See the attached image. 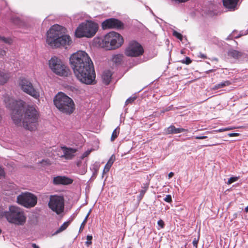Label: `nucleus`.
Instances as JSON below:
<instances>
[{"mask_svg":"<svg viewBox=\"0 0 248 248\" xmlns=\"http://www.w3.org/2000/svg\"><path fill=\"white\" fill-rule=\"evenodd\" d=\"M90 151H89L88 152H85L83 155L84 156H86L88 155H89L90 154Z\"/></svg>","mask_w":248,"mask_h":248,"instance_id":"nucleus-52","label":"nucleus"},{"mask_svg":"<svg viewBox=\"0 0 248 248\" xmlns=\"http://www.w3.org/2000/svg\"><path fill=\"white\" fill-rule=\"evenodd\" d=\"M244 53L233 49H230L228 52V55L234 59H239L244 55Z\"/></svg>","mask_w":248,"mask_h":248,"instance_id":"nucleus-19","label":"nucleus"},{"mask_svg":"<svg viewBox=\"0 0 248 248\" xmlns=\"http://www.w3.org/2000/svg\"><path fill=\"white\" fill-rule=\"evenodd\" d=\"M231 84V82L229 80H226L223 82H222L219 84H217L213 88L214 90H217L220 88H223L225 86H229Z\"/></svg>","mask_w":248,"mask_h":248,"instance_id":"nucleus-24","label":"nucleus"},{"mask_svg":"<svg viewBox=\"0 0 248 248\" xmlns=\"http://www.w3.org/2000/svg\"><path fill=\"white\" fill-rule=\"evenodd\" d=\"M5 212L3 211L2 208L0 206V218L4 216Z\"/></svg>","mask_w":248,"mask_h":248,"instance_id":"nucleus-41","label":"nucleus"},{"mask_svg":"<svg viewBox=\"0 0 248 248\" xmlns=\"http://www.w3.org/2000/svg\"><path fill=\"white\" fill-rule=\"evenodd\" d=\"M65 29L58 24L52 26L47 32L46 42L52 48L66 46L72 43L69 35L64 34Z\"/></svg>","mask_w":248,"mask_h":248,"instance_id":"nucleus-2","label":"nucleus"},{"mask_svg":"<svg viewBox=\"0 0 248 248\" xmlns=\"http://www.w3.org/2000/svg\"><path fill=\"white\" fill-rule=\"evenodd\" d=\"M237 217V213H234L233 215V219L236 218Z\"/></svg>","mask_w":248,"mask_h":248,"instance_id":"nucleus-50","label":"nucleus"},{"mask_svg":"<svg viewBox=\"0 0 248 248\" xmlns=\"http://www.w3.org/2000/svg\"><path fill=\"white\" fill-rule=\"evenodd\" d=\"M98 28L97 24L93 21H88L85 23H83L80 24L76 30L75 35L78 38L83 37L90 38L95 35Z\"/></svg>","mask_w":248,"mask_h":248,"instance_id":"nucleus-8","label":"nucleus"},{"mask_svg":"<svg viewBox=\"0 0 248 248\" xmlns=\"http://www.w3.org/2000/svg\"><path fill=\"white\" fill-rule=\"evenodd\" d=\"M182 62L186 64H189L191 62V60L189 57H186L185 59L182 60Z\"/></svg>","mask_w":248,"mask_h":248,"instance_id":"nucleus-33","label":"nucleus"},{"mask_svg":"<svg viewBox=\"0 0 248 248\" xmlns=\"http://www.w3.org/2000/svg\"><path fill=\"white\" fill-rule=\"evenodd\" d=\"M148 187H149V184H148V183L143 184V186H142V189H141L140 191V193L139 195L138 196V199L139 201H140L142 199L145 193H146V191L147 190Z\"/></svg>","mask_w":248,"mask_h":248,"instance_id":"nucleus-23","label":"nucleus"},{"mask_svg":"<svg viewBox=\"0 0 248 248\" xmlns=\"http://www.w3.org/2000/svg\"><path fill=\"white\" fill-rule=\"evenodd\" d=\"M123 43L124 39L119 33L111 31L104 37L102 46L107 50L115 49L121 46Z\"/></svg>","mask_w":248,"mask_h":248,"instance_id":"nucleus-7","label":"nucleus"},{"mask_svg":"<svg viewBox=\"0 0 248 248\" xmlns=\"http://www.w3.org/2000/svg\"><path fill=\"white\" fill-rule=\"evenodd\" d=\"M21 121L23 119V125L25 128L30 131L34 130L36 128V124L39 117V114L33 106H28L21 113Z\"/></svg>","mask_w":248,"mask_h":248,"instance_id":"nucleus-4","label":"nucleus"},{"mask_svg":"<svg viewBox=\"0 0 248 248\" xmlns=\"http://www.w3.org/2000/svg\"><path fill=\"white\" fill-rule=\"evenodd\" d=\"M70 221H67L64 222L62 225L56 231L55 233L57 234L58 233H60L63 231L65 230L69 226L70 224Z\"/></svg>","mask_w":248,"mask_h":248,"instance_id":"nucleus-25","label":"nucleus"},{"mask_svg":"<svg viewBox=\"0 0 248 248\" xmlns=\"http://www.w3.org/2000/svg\"><path fill=\"white\" fill-rule=\"evenodd\" d=\"M48 65L51 70L56 75L61 77H67L69 70L68 67L59 58L52 57L48 61Z\"/></svg>","mask_w":248,"mask_h":248,"instance_id":"nucleus-9","label":"nucleus"},{"mask_svg":"<svg viewBox=\"0 0 248 248\" xmlns=\"http://www.w3.org/2000/svg\"><path fill=\"white\" fill-rule=\"evenodd\" d=\"M40 163L44 165H49L50 164V161L48 159L46 160H43L41 162H40Z\"/></svg>","mask_w":248,"mask_h":248,"instance_id":"nucleus-40","label":"nucleus"},{"mask_svg":"<svg viewBox=\"0 0 248 248\" xmlns=\"http://www.w3.org/2000/svg\"><path fill=\"white\" fill-rule=\"evenodd\" d=\"M171 106L168 107V108H167L165 109V111H170L171 109Z\"/></svg>","mask_w":248,"mask_h":248,"instance_id":"nucleus-49","label":"nucleus"},{"mask_svg":"<svg viewBox=\"0 0 248 248\" xmlns=\"http://www.w3.org/2000/svg\"><path fill=\"white\" fill-rule=\"evenodd\" d=\"M1 229H0V234L1 233Z\"/></svg>","mask_w":248,"mask_h":248,"instance_id":"nucleus-61","label":"nucleus"},{"mask_svg":"<svg viewBox=\"0 0 248 248\" xmlns=\"http://www.w3.org/2000/svg\"><path fill=\"white\" fill-rule=\"evenodd\" d=\"M239 37H240V35H238V36H236V38H238Z\"/></svg>","mask_w":248,"mask_h":248,"instance_id":"nucleus-60","label":"nucleus"},{"mask_svg":"<svg viewBox=\"0 0 248 248\" xmlns=\"http://www.w3.org/2000/svg\"><path fill=\"white\" fill-rule=\"evenodd\" d=\"M166 111H165V109H163V110H162L161 111V112L163 113H164V112H166Z\"/></svg>","mask_w":248,"mask_h":248,"instance_id":"nucleus-58","label":"nucleus"},{"mask_svg":"<svg viewBox=\"0 0 248 248\" xmlns=\"http://www.w3.org/2000/svg\"><path fill=\"white\" fill-rule=\"evenodd\" d=\"M239 0H223V5L228 11L233 12L238 9Z\"/></svg>","mask_w":248,"mask_h":248,"instance_id":"nucleus-15","label":"nucleus"},{"mask_svg":"<svg viewBox=\"0 0 248 248\" xmlns=\"http://www.w3.org/2000/svg\"><path fill=\"white\" fill-rule=\"evenodd\" d=\"M136 99V96L130 97H129L125 101V103L126 105H127L129 103H132Z\"/></svg>","mask_w":248,"mask_h":248,"instance_id":"nucleus-32","label":"nucleus"},{"mask_svg":"<svg viewBox=\"0 0 248 248\" xmlns=\"http://www.w3.org/2000/svg\"><path fill=\"white\" fill-rule=\"evenodd\" d=\"M31 246L33 248H40L38 246H37L36 244L35 243H32L31 244Z\"/></svg>","mask_w":248,"mask_h":248,"instance_id":"nucleus-46","label":"nucleus"},{"mask_svg":"<svg viewBox=\"0 0 248 248\" xmlns=\"http://www.w3.org/2000/svg\"><path fill=\"white\" fill-rule=\"evenodd\" d=\"M144 53L142 46L136 41H130L125 50V54L128 57H137Z\"/></svg>","mask_w":248,"mask_h":248,"instance_id":"nucleus-12","label":"nucleus"},{"mask_svg":"<svg viewBox=\"0 0 248 248\" xmlns=\"http://www.w3.org/2000/svg\"><path fill=\"white\" fill-rule=\"evenodd\" d=\"M239 134L237 133H229L228 136L229 137H234V136H239Z\"/></svg>","mask_w":248,"mask_h":248,"instance_id":"nucleus-44","label":"nucleus"},{"mask_svg":"<svg viewBox=\"0 0 248 248\" xmlns=\"http://www.w3.org/2000/svg\"><path fill=\"white\" fill-rule=\"evenodd\" d=\"M48 207L57 215L63 212L64 200L62 196L58 195H50L48 202Z\"/></svg>","mask_w":248,"mask_h":248,"instance_id":"nucleus-10","label":"nucleus"},{"mask_svg":"<svg viewBox=\"0 0 248 248\" xmlns=\"http://www.w3.org/2000/svg\"><path fill=\"white\" fill-rule=\"evenodd\" d=\"M198 241H199V239H196V238H195L194 239V240H193L192 244H193V246L196 248H197V245H198Z\"/></svg>","mask_w":248,"mask_h":248,"instance_id":"nucleus-38","label":"nucleus"},{"mask_svg":"<svg viewBox=\"0 0 248 248\" xmlns=\"http://www.w3.org/2000/svg\"><path fill=\"white\" fill-rule=\"evenodd\" d=\"M223 129H224V128L219 129L218 130V131H219V132H222V131H224L225 130H223Z\"/></svg>","mask_w":248,"mask_h":248,"instance_id":"nucleus-57","label":"nucleus"},{"mask_svg":"<svg viewBox=\"0 0 248 248\" xmlns=\"http://www.w3.org/2000/svg\"><path fill=\"white\" fill-rule=\"evenodd\" d=\"M12 40L9 37H5L1 36L0 35V42H3L8 45H10L12 43Z\"/></svg>","mask_w":248,"mask_h":248,"instance_id":"nucleus-28","label":"nucleus"},{"mask_svg":"<svg viewBox=\"0 0 248 248\" xmlns=\"http://www.w3.org/2000/svg\"><path fill=\"white\" fill-rule=\"evenodd\" d=\"M3 98L6 107L12 111L11 117L14 123L17 125H20L21 113L24 108L25 102L21 100H14L7 94H4Z\"/></svg>","mask_w":248,"mask_h":248,"instance_id":"nucleus-3","label":"nucleus"},{"mask_svg":"<svg viewBox=\"0 0 248 248\" xmlns=\"http://www.w3.org/2000/svg\"><path fill=\"white\" fill-rule=\"evenodd\" d=\"M187 130L183 128H176L173 125H171L169 127L164 129V132L166 135L182 133L186 131Z\"/></svg>","mask_w":248,"mask_h":248,"instance_id":"nucleus-18","label":"nucleus"},{"mask_svg":"<svg viewBox=\"0 0 248 248\" xmlns=\"http://www.w3.org/2000/svg\"><path fill=\"white\" fill-rule=\"evenodd\" d=\"M231 129V128H224L223 130H224L225 131H227V130H229Z\"/></svg>","mask_w":248,"mask_h":248,"instance_id":"nucleus-55","label":"nucleus"},{"mask_svg":"<svg viewBox=\"0 0 248 248\" xmlns=\"http://www.w3.org/2000/svg\"><path fill=\"white\" fill-rule=\"evenodd\" d=\"M5 171L0 166V179L5 177Z\"/></svg>","mask_w":248,"mask_h":248,"instance_id":"nucleus-36","label":"nucleus"},{"mask_svg":"<svg viewBox=\"0 0 248 248\" xmlns=\"http://www.w3.org/2000/svg\"><path fill=\"white\" fill-rule=\"evenodd\" d=\"M87 241L85 242V244L87 247H89L92 244V240L93 239V236L90 235H88L86 237Z\"/></svg>","mask_w":248,"mask_h":248,"instance_id":"nucleus-31","label":"nucleus"},{"mask_svg":"<svg viewBox=\"0 0 248 248\" xmlns=\"http://www.w3.org/2000/svg\"><path fill=\"white\" fill-rule=\"evenodd\" d=\"M213 71H214V70H213V69L209 70H207V71H206V74H209V73H210V72H213Z\"/></svg>","mask_w":248,"mask_h":248,"instance_id":"nucleus-51","label":"nucleus"},{"mask_svg":"<svg viewBox=\"0 0 248 248\" xmlns=\"http://www.w3.org/2000/svg\"><path fill=\"white\" fill-rule=\"evenodd\" d=\"M9 76L7 73L0 70V84L3 85L8 80Z\"/></svg>","mask_w":248,"mask_h":248,"instance_id":"nucleus-22","label":"nucleus"},{"mask_svg":"<svg viewBox=\"0 0 248 248\" xmlns=\"http://www.w3.org/2000/svg\"><path fill=\"white\" fill-rule=\"evenodd\" d=\"M111 77L112 73L110 70H108L104 71L102 76L103 82L106 85L109 84L111 79Z\"/></svg>","mask_w":248,"mask_h":248,"instance_id":"nucleus-20","label":"nucleus"},{"mask_svg":"<svg viewBox=\"0 0 248 248\" xmlns=\"http://www.w3.org/2000/svg\"><path fill=\"white\" fill-rule=\"evenodd\" d=\"M245 211L247 213L248 212V205L245 208Z\"/></svg>","mask_w":248,"mask_h":248,"instance_id":"nucleus-54","label":"nucleus"},{"mask_svg":"<svg viewBox=\"0 0 248 248\" xmlns=\"http://www.w3.org/2000/svg\"><path fill=\"white\" fill-rule=\"evenodd\" d=\"M93 175L95 176L97 175V171L99 170V167L97 165H94L93 167Z\"/></svg>","mask_w":248,"mask_h":248,"instance_id":"nucleus-35","label":"nucleus"},{"mask_svg":"<svg viewBox=\"0 0 248 248\" xmlns=\"http://www.w3.org/2000/svg\"><path fill=\"white\" fill-rule=\"evenodd\" d=\"M157 224L162 228H163L164 226V221L161 219H160L158 221Z\"/></svg>","mask_w":248,"mask_h":248,"instance_id":"nucleus-39","label":"nucleus"},{"mask_svg":"<svg viewBox=\"0 0 248 248\" xmlns=\"http://www.w3.org/2000/svg\"><path fill=\"white\" fill-rule=\"evenodd\" d=\"M114 160H115V156L113 155H112L111 156V157L109 158V160L108 161L107 164H106V165L104 167V169L103 170V174L108 172L111 166L112 165V164L114 161Z\"/></svg>","mask_w":248,"mask_h":248,"instance_id":"nucleus-21","label":"nucleus"},{"mask_svg":"<svg viewBox=\"0 0 248 248\" xmlns=\"http://www.w3.org/2000/svg\"><path fill=\"white\" fill-rule=\"evenodd\" d=\"M5 53V51L0 50V55H3V54Z\"/></svg>","mask_w":248,"mask_h":248,"instance_id":"nucleus-53","label":"nucleus"},{"mask_svg":"<svg viewBox=\"0 0 248 248\" xmlns=\"http://www.w3.org/2000/svg\"><path fill=\"white\" fill-rule=\"evenodd\" d=\"M174 175V173L172 172H170L168 174V177L169 178H171Z\"/></svg>","mask_w":248,"mask_h":248,"instance_id":"nucleus-47","label":"nucleus"},{"mask_svg":"<svg viewBox=\"0 0 248 248\" xmlns=\"http://www.w3.org/2000/svg\"><path fill=\"white\" fill-rule=\"evenodd\" d=\"M207 138V136H195V138L196 139H198V140H203V139H206Z\"/></svg>","mask_w":248,"mask_h":248,"instance_id":"nucleus-43","label":"nucleus"},{"mask_svg":"<svg viewBox=\"0 0 248 248\" xmlns=\"http://www.w3.org/2000/svg\"><path fill=\"white\" fill-rule=\"evenodd\" d=\"M120 132V128L118 126L116 128H115L113 131L112 132L111 136V141H114L118 137Z\"/></svg>","mask_w":248,"mask_h":248,"instance_id":"nucleus-26","label":"nucleus"},{"mask_svg":"<svg viewBox=\"0 0 248 248\" xmlns=\"http://www.w3.org/2000/svg\"><path fill=\"white\" fill-rule=\"evenodd\" d=\"M101 26L103 30L108 29L122 30L124 28V23L121 21L114 18L106 19L102 22Z\"/></svg>","mask_w":248,"mask_h":248,"instance_id":"nucleus-14","label":"nucleus"},{"mask_svg":"<svg viewBox=\"0 0 248 248\" xmlns=\"http://www.w3.org/2000/svg\"><path fill=\"white\" fill-rule=\"evenodd\" d=\"M220 144V143H213V144H211V145H209L208 146H216V145H218Z\"/></svg>","mask_w":248,"mask_h":248,"instance_id":"nucleus-48","label":"nucleus"},{"mask_svg":"<svg viewBox=\"0 0 248 248\" xmlns=\"http://www.w3.org/2000/svg\"><path fill=\"white\" fill-rule=\"evenodd\" d=\"M19 21L20 19L18 17H15L13 18V22L15 24H18Z\"/></svg>","mask_w":248,"mask_h":248,"instance_id":"nucleus-42","label":"nucleus"},{"mask_svg":"<svg viewBox=\"0 0 248 248\" xmlns=\"http://www.w3.org/2000/svg\"><path fill=\"white\" fill-rule=\"evenodd\" d=\"M4 217L9 222L17 225H23L26 220L24 212L15 206H10L9 211L5 212Z\"/></svg>","mask_w":248,"mask_h":248,"instance_id":"nucleus-6","label":"nucleus"},{"mask_svg":"<svg viewBox=\"0 0 248 248\" xmlns=\"http://www.w3.org/2000/svg\"><path fill=\"white\" fill-rule=\"evenodd\" d=\"M53 182L55 185H67L72 184L73 180L65 176H58L54 177Z\"/></svg>","mask_w":248,"mask_h":248,"instance_id":"nucleus-16","label":"nucleus"},{"mask_svg":"<svg viewBox=\"0 0 248 248\" xmlns=\"http://www.w3.org/2000/svg\"><path fill=\"white\" fill-rule=\"evenodd\" d=\"M172 34L174 36L176 37L177 38L179 39L180 41H182L183 36V35L180 33L179 32H177L176 31H173Z\"/></svg>","mask_w":248,"mask_h":248,"instance_id":"nucleus-30","label":"nucleus"},{"mask_svg":"<svg viewBox=\"0 0 248 248\" xmlns=\"http://www.w3.org/2000/svg\"><path fill=\"white\" fill-rule=\"evenodd\" d=\"M238 180V178L237 177H231L227 182V184H231Z\"/></svg>","mask_w":248,"mask_h":248,"instance_id":"nucleus-34","label":"nucleus"},{"mask_svg":"<svg viewBox=\"0 0 248 248\" xmlns=\"http://www.w3.org/2000/svg\"><path fill=\"white\" fill-rule=\"evenodd\" d=\"M199 57H201V58H202V59H205L207 58V57L205 55L202 54L201 53H200V55L199 56Z\"/></svg>","mask_w":248,"mask_h":248,"instance_id":"nucleus-45","label":"nucleus"},{"mask_svg":"<svg viewBox=\"0 0 248 248\" xmlns=\"http://www.w3.org/2000/svg\"><path fill=\"white\" fill-rule=\"evenodd\" d=\"M145 7H146V8H147V10H149V8H150L149 6H148L147 5H145Z\"/></svg>","mask_w":248,"mask_h":248,"instance_id":"nucleus-59","label":"nucleus"},{"mask_svg":"<svg viewBox=\"0 0 248 248\" xmlns=\"http://www.w3.org/2000/svg\"><path fill=\"white\" fill-rule=\"evenodd\" d=\"M164 200L167 202H170L172 201V198L170 195H167L164 199Z\"/></svg>","mask_w":248,"mask_h":248,"instance_id":"nucleus-37","label":"nucleus"},{"mask_svg":"<svg viewBox=\"0 0 248 248\" xmlns=\"http://www.w3.org/2000/svg\"><path fill=\"white\" fill-rule=\"evenodd\" d=\"M149 11L152 13V15H154V14L151 8H149Z\"/></svg>","mask_w":248,"mask_h":248,"instance_id":"nucleus-56","label":"nucleus"},{"mask_svg":"<svg viewBox=\"0 0 248 248\" xmlns=\"http://www.w3.org/2000/svg\"><path fill=\"white\" fill-rule=\"evenodd\" d=\"M19 86L22 91L25 93L31 96L35 99H38L40 97V93L39 91L34 88L32 83L28 79L25 78L20 79Z\"/></svg>","mask_w":248,"mask_h":248,"instance_id":"nucleus-13","label":"nucleus"},{"mask_svg":"<svg viewBox=\"0 0 248 248\" xmlns=\"http://www.w3.org/2000/svg\"><path fill=\"white\" fill-rule=\"evenodd\" d=\"M62 149L63 152V155L62 156H63L66 159H71L75 156V154L77 151L76 149L65 146L62 147Z\"/></svg>","mask_w":248,"mask_h":248,"instance_id":"nucleus-17","label":"nucleus"},{"mask_svg":"<svg viewBox=\"0 0 248 248\" xmlns=\"http://www.w3.org/2000/svg\"><path fill=\"white\" fill-rule=\"evenodd\" d=\"M53 102L56 107L63 113L71 114L75 109L73 100L62 93H59L56 95Z\"/></svg>","mask_w":248,"mask_h":248,"instance_id":"nucleus-5","label":"nucleus"},{"mask_svg":"<svg viewBox=\"0 0 248 248\" xmlns=\"http://www.w3.org/2000/svg\"><path fill=\"white\" fill-rule=\"evenodd\" d=\"M17 202L25 207L31 208L37 204V198L34 194L26 192L17 196Z\"/></svg>","mask_w":248,"mask_h":248,"instance_id":"nucleus-11","label":"nucleus"},{"mask_svg":"<svg viewBox=\"0 0 248 248\" xmlns=\"http://www.w3.org/2000/svg\"><path fill=\"white\" fill-rule=\"evenodd\" d=\"M70 64L77 79L81 83L93 84L95 73L93 62L85 51H78L69 58Z\"/></svg>","mask_w":248,"mask_h":248,"instance_id":"nucleus-1","label":"nucleus"},{"mask_svg":"<svg viewBox=\"0 0 248 248\" xmlns=\"http://www.w3.org/2000/svg\"><path fill=\"white\" fill-rule=\"evenodd\" d=\"M122 61V56L120 54H117L113 56L112 58V61L116 63H120Z\"/></svg>","mask_w":248,"mask_h":248,"instance_id":"nucleus-29","label":"nucleus"},{"mask_svg":"<svg viewBox=\"0 0 248 248\" xmlns=\"http://www.w3.org/2000/svg\"><path fill=\"white\" fill-rule=\"evenodd\" d=\"M91 210H90V211L88 213L87 215L85 217L84 219L83 220V222H82L81 224L80 225L79 230V232H82L83 231V229L84 228V227L87 222V221L88 220L89 216L91 213Z\"/></svg>","mask_w":248,"mask_h":248,"instance_id":"nucleus-27","label":"nucleus"}]
</instances>
